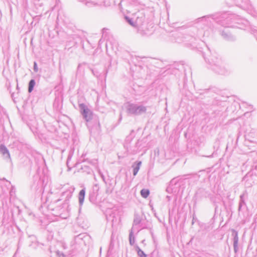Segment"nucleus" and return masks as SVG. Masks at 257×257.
<instances>
[{
    "mask_svg": "<svg viewBox=\"0 0 257 257\" xmlns=\"http://www.w3.org/2000/svg\"><path fill=\"white\" fill-rule=\"evenodd\" d=\"M126 112L130 114L140 115L146 112L147 108L142 105L127 103L125 104Z\"/></svg>",
    "mask_w": 257,
    "mask_h": 257,
    "instance_id": "nucleus-1",
    "label": "nucleus"
},
{
    "mask_svg": "<svg viewBox=\"0 0 257 257\" xmlns=\"http://www.w3.org/2000/svg\"><path fill=\"white\" fill-rule=\"evenodd\" d=\"M212 69L216 73L224 74L225 72L224 67L222 60L216 57H213L209 61Z\"/></svg>",
    "mask_w": 257,
    "mask_h": 257,
    "instance_id": "nucleus-2",
    "label": "nucleus"
},
{
    "mask_svg": "<svg viewBox=\"0 0 257 257\" xmlns=\"http://www.w3.org/2000/svg\"><path fill=\"white\" fill-rule=\"evenodd\" d=\"M80 112L82 114L84 119L86 121H89L92 118V112L88 108V107L83 103L79 105Z\"/></svg>",
    "mask_w": 257,
    "mask_h": 257,
    "instance_id": "nucleus-3",
    "label": "nucleus"
},
{
    "mask_svg": "<svg viewBox=\"0 0 257 257\" xmlns=\"http://www.w3.org/2000/svg\"><path fill=\"white\" fill-rule=\"evenodd\" d=\"M88 8L99 7L102 6V2L98 0H78Z\"/></svg>",
    "mask_w": 257,
    "mask_h": 257,
    "instance_id": "nucleus-4",
    "label": "nucleus"
},
{
    "mask_svg": "<svg viewBox=\"0 0 257 257\" xmlns=\"http://www.w3.org/2000/svg\"><path fill=\"white\" fill-rule=\"evenodd\" d=\"M99 189V188L97 185H95L93 186L92 190L89 193V199L91 202H95L98 195Z\"/></svg>",
    "mask_w": 257,
    "mask_h": 257,
    "instance_id": "nucleus-5",
    "label": "nucleus"
},
{
    "mask_svg": "<svg viewBox=\"0 0 257 257\" xmlns=\"http://www.w3.org/2000/svg\"><path fill=\"white\" fill-rule=\"evenodd\" d=\"M142 221L141 217L138 214H135L133 227L131 230H137L138 231L141 229L142 225L141 223Z\"/></svg>",
    "mask_w": 257,
    "mask_h": 257,
    "instance_id": "nucleus-6",
    "label": "nucleus"
},
{
    "mask_svg": "<svg viewBox=\"0 0 257 257\" xmlns=\"http://www.w3.org/2000/svg\"><path fill=\"white\" fill-rule=\"evenodd\" d=\"M0 153L3 155L5 159L11 161L9 151L5 145L2 144L0 145Z\"/></svg>",
    "mask_w": 257,
    "mask_h": 257,
    "instance_id": "nucleus-7",
    "label": "nucleus"
},
{
    "mask_svg": "<svg viewBox=\"0 0 257 257\" xmlns=\"http://www.w3.org/2000/svg\"><path fill=\"white\" fill-rule=\"evenodd\" d=\"M232 236H233V248L235 252H236L238 250V237L237 232L235 230L232 229Z\"/></svg>",
    "mask_w": 257,
    "mask_h": 257,
    "instance_id": "nucleus-8",
    "label": "nucleus"
},
{
    "mask_svg": "<svg viewBox=\"0 0 257 257\" xmlns=\"http://www.w3.org/2000/svg\"><path fill=\"white\" fill-rule=\"evenodd\" d=\"M142 162L141 161L135 162L133 165L132 167L134 168L133 169V175L136 176L138 171L140 169V167L141 166Z\"/></svg>",
    "mask_w": 257,
    "mask_h": 257,
    "instance_id": "nucleus-9",
    "label": "nucleus"
},
{
    "mask_svg": "<svg viewBox=\"0 0 257 257\" xmlns=\"http://www.w3.org/2000/svg\"><path fill=\"white\" fill-rule=\"evenodd\" d=\"M85 195V189H83L80 191V192L79 193V196H78L79 203L80 206H82L84 202Z\"/></svg>",
    "mask_w": 257,
    "mask_h": 257,
    "instance_id": "nucleus-10",
    "label": "nucleus"
},
{
    "mask_svg": "<svg viewBox=\"0 0 257 257\" xmlns=\"http://www.w3.org/2000/svg\"><path fill=\"white\" fill-rule=\"evenodd\" d=\"M135 249L139 257H147L146 254L138 245L135 246Z\"/></svg>",
    "mask_w": 257,
    "mask_h": 257,
    "instance_id": "nucleus-11",
    "label": "nucleus"
},
{
    "mask_svg": "<svg viewBox=\"0 0 257 257\" xmlns=\"http://www.w3.org/2000/svg\"><path fill=\"white\" fill-rule=\"evenodd\" d=\"M149 194L150 191L148 189H143L141 191V195L143 198H147Z\"/></svg>",
    "mask_w": 257,
    "mask_h": 257,
    "instance_id": "nucleus-12",
    "label": "nucleus"
},
{
    "mask_svg": "<svg viewBox=\"0 0 257 257\" xmlns=\"http://www.w3.org/2000/svg\"><path fill=\"white\" fill-rule=\"evenodd\" d=\"M35 85V80L31 79L29 83V87H28L29 92H31L32 91Z\"/></svg>",
    "mask_w": 257,
    "mask_h": 257,
    "instance_id": "nucleus-13",
    "label": "nucleus"
},
{
    "mask_svg": "<svg viewBox=\"0 0 257 257\" xmlns=\"http://www.w3.org/2000/svg\"><path fill=\"white\" fill-rule=\"evenodd\" d=\"M133 230H131L130 234H129V241L131 245H133L135 242V237L133 235Z\"/></svg>",
    "mask_w": 257,
    "mask_h": 257,
    "instance_id": "nucleus-14",
    "label": "nucleus"
},
{
    "mask_svg": "<svg viewBox=\"0 0 257 257\" xmlns=\"http://www.w3.org/2000/svg\"><path fill=\"white\" fill-rule=\"evenodd\" d=\"M125 19L126 20L127 22L132 26H134V23L132 19L126 17Z\"/></svg>",
    "mask_w": 257,
    "mask_h": 257,
    "instance_id": "nucleus-15",
    "label": "nucleus"
},
{
    "mask_svg": "<svg viewBox=\"0 0 257 257\" xmlns=\"http://www.w3.org/2000/svg\"><path fill=\"white\" fill-rule=\"evenodd\" d=\"M247 193L246 191H245L242 195L240 196V200H244V197L247 196Z\"/></svg>",
    "mask_w": 257,
    "mask_h": 257,
    "instance_id": "nucleus-16",
    "label": "nucleus"
},
{
    "mask_svg": "<svg viewBox=\"0 0 257 257\" xmlns=\"http://www.w3.org/2000/svg\"><path fill=\"white\" fill-rule=\"evenodd\" d=\"M245 200H240L239 201V209L241 208L242 205H245Z\"/></svg>",
    "mask_w": 257,
    "mask_h": 257,
    "instance_id": "nucleus-17",
    "label": "nucleus"
},
{
    "mask_svg": "<svg viewBox=\"0 0 257 257\" xmlns=\"http://www.w3.org/2000/svg\"><path fill=\"white\" fill-rule=\"evenodd\" d=\"M56 253H57V255L58 256V257H66L64 254V253L61 252L60 251H57L56 252Z\"/></svg>",
    "mask_w": 257,
    "mask_h": 257,
    "instance_id": "nucleus-18",
    "label": "nucleus"
},
{
    "mask_svg": "<svg viewBox=\"0 0 257 257\" xmlns=\"http://www.w3.org/2000/svg\"><path fill=\"white\" fill-rule=\"evenodd\" d=\"M34 70L36 72H38V71L37 63L35 62H34Z\"/></svg>",
    "mask_w": 257,
    "mask_h": 257,
    "instance_id": "nucleus-19",
    "label": "nucleus"
},
{
    "mask_svg": "<svg viewBox=\"0 0 257 257\" xmlns=\"http://www.w3.org/2000/svg\"><path fill=\"white\" fill-rule=\"evenodd\" d=\"M222 35L224 37V38H227V35L225 34L224 32H222Z\"/></svg>",
    "mask_w": 257,
    "mask_h": 257,
    "instance_id": "nucleus-20",
    "label": "nucleus"
},
{
    "mask_svg": "<svg viewBox=\"0 0 257 257\" xmlns=\"http://www.w3.org/2000/svg\"><path fill=\"white\" fill-rule=\"evenodd\" d=\"M144 241H145V240H143L142 241V243H144Z\"/></svg>",
    "mask_w": 257,
    "mask_h": 257,
    "instance_id": "nucleus-21",
    "label": "nucleus"
}]
</instances>
